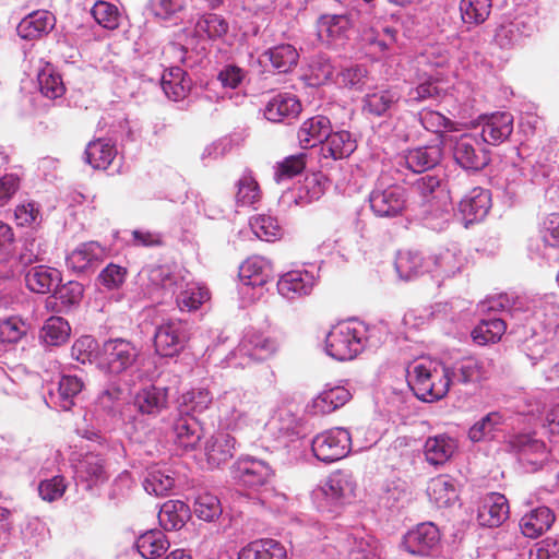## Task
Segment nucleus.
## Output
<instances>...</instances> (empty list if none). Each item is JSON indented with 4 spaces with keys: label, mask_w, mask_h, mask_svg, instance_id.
Here are the masks:
<instances>
[{
    "label": "nucleus",
    "mask_w": 559,
    "mask_h": 559,
    "mask_svg": "<svg viewBox=\"0 0 559 559\" xmlns=\"http://www.w3.org/2000/svg\"><path fill=\"white\" fill-rule=\"evenodd\" d=\"M92 14L104 28L116 29L119 26V11L109 2L97 1L92 9Z\"/></svg>",
    "instance_id": "nucleus-59"
},
{
    "label": "nucleus",
    "mask_w": 559,
    "mask_h": 559,
    "mask_svg": "<svg viewBox=\"0 0 559 559\" xmlns=\"http://www.w3.org/2000/svg\"><path fill=\"white\" fill-rule=\"evenodd\" d=\"M26 287L36 294H48L52 287L61 282V273L53 267L36 265L31 267L24 276Z\"/></svg>",
    "instance_id": "nucleus-24"
},
{
    "label": "nucleus",
    "mask_w": 559,
    "mask_h": 559,
    "mask_svg": "<svg viewBox=\"0 0 559 559\" xmlns=\"http://www.w3.org/2000/svg\"><path fill=\"white\" fill-rule=\"evenodd\" d=\"M26 334L25 323L16 318L11 317L0 321V342L16 343Z\"/></svg>",
    "instance_id": "nucleus-62"
},
{
    "label": "nucleus",
    "mask_w": 559,
    "mask_h": 559,
    "mask_svg": "<svg viewBox=\"0 0 559 559\" xmlns=\"http://www.w3.org/2000/svg\"><path fill=\"white\" fill-rule=\"evenodd\" d=\"M238 559H286V550L277 540L259 539L243 547L238 554Z\"/></svg>",
    "instance_id": "nucleus-28"
},
{
    "label": "nucleus",
    "mask_w": 559,
    "mask_h": 559,
    "mask_svg": "<svg viewBox=\"0 0 559 559\" xmlns=\"http://www.w3.org/2000/svg\"><path fill=\"white\" fill-rule=\"evenodd\" d=\"M83 285L76 281H69L68 283L57 287L53 296L56 299L60 300L64 307H71L79 305L83 298Z\"/></svg>",
    "instance_id": "nucleus-61"
},
{
    "label": "nucleus",
    "mask_w": 559,
    "mask_h": 559,
    "mask_svg": "<svg viewBox=\"0 0 559 559\" xmlns=\"http://www.w3.org/2000/svg\"><path fill=\"white\" fill-rule=\"evenodd\" d=\"M452 377L461 383H469L485 379L486 371L480 361L475 358H466L460 362L455 371H451Z\"/></svg>",
    "instance_id": "nucleus-54"
},
{
    "label": "nucleus",
    "mask_w": 559,
    "mask_h": 559,
    "mask_svg": "<svg viewBox=\"0 0 559 559\" xmlns=\"http://www.w3.org/2000/svg\"><path fill=\"white\" fill-rule=\"evenodd\" d=\"M301 111L297 97L290 93H278L265 104L264 117L273 122H282L287 118H295Z\"/></svg>",
    "instance_id": "nucleus-17"
},
{
    "label": "nucleus",
    "mask_w": 559,
    "mask_h": 559,
    "mask_svg": "<svg viewBox=\"0 0 559 559\" xmlns=\"http://www.w3.org/2000/svg\"><path fill=\"white\" fill-rule=\"evenodd\" d=\"M236 201L239 205H252L260 201L261 190L251 171L242 175L237 183Z\"/></svg>",
    "instance_id": "nucleus-51"
},
{
    "label": "nucleus",
    "mask_w": 559,
    "mask_h": 559,
    "mask_svg": "<svg viewBox=\"0 0 559 559\" xmlns=\"http://www.w3.org/2000/svg\"><path fill=\"white\" fill-rule=\"evenodd\" d=\"M104 255V249L97 242H85L67 257V265L78 273L87 272L97 267Z\"/></svg>",
    "instance_id": "nucleus-15"
},
{
    "label": "nucleus",
    "mask_w": 559,
    "mask_h": 559,
    "mask_svg": "<svg viewBox=\"0 0 559 559\" xmlns=\"http://www.w3.org/2000/svg\"><path fill=\"white\" fill-rule=\"evenodd\" d=\"M189 507L180 500H168L159 509L158 521L166 531L180 530L189 519Z\"/></svg>",
    "instance_id": "nucleus-30"
},
{
    "label": "nucleus",
    "mask_w": 559,
    "mask_h": 559,
    "mask_svg": "<svg viewBox=\"0 0 559 559\" xmlns=\"http://www.w3.org/2000/svg\"><path fill=\"white\" fill-rule=\"evenodd\" d=\"M250 227L259 239L266 242L280 240L283 236V230L276 218L269 215L260 214L253 216L250 219Z\"/></svg>",
    "instance_id": "nucleus-44"
},
{
    "label": "nucleus",
    "mask_w": 559,
    "mask_h": 559,
    "mask_svg": "<svg viewBox=\"0 0 559 559\" xmlns=\"http://www.w3.org/2000/svg\"><path fill=\"white\" fill-rule=\"evenodd\" d=\"M507 324L501 319H489L481 321L472 332L475 343L478 345L495 344L506 333Z\"/></svg>",
    "instance_id": "nucleus-42"
},
{
    "label": "nucleus",
    "mask_w": 559,
    "mask_h": 559,
    "mask_svg": "<svg viewBox=\"0 0 559 559\" xmlns=\"http://www.w3.org/2000/svg\"><path fill=\"white\" fill-rule=\"evenodd\" d=\"M441 150L439 146H424L408 151L405 155L407 167L414 173H424L439 164Z\"/></svg>",
    "instance_id": "nucleus-35"
},
{
    "label": "nucleus",
    "mask_w": 559,
    "mask_h": 559,
    "mask_svg": "<svg viewBox=\"0 0 559 559\" xmlns=\"http://www.w3.org/2000/svg\"><path fill=\"white\" fill-rule=\"evenodd\" d=\"M139 554L144 559H158L170 547L166 534L160 530H148L141 534L135 542Z\"/></svg>",
    "instance_id": "nucleus-26"
},
{
    "label": "nucleus",
    "mask_w": 559,
    "mask_h": 559,
    "mask_svg": "<svg viewBox=\"0 0 559 559\" xmlns=\"http://www.w3.org/2000/svg\"><path fill=\"white\" fill-rule=\"evenodd\" d=\"M162 88L166 96L175 102L183 99L190 91V81L179 67L166 70L162 76Z\"/></svg>",
    "instance_id": "nucleus-32"
},
{
    "label": "nucleus",
    "mask_w": 559,
    "mask_h": 559,
    "mask_svg": "<svg viewBox=\"0 0 559 559\" xmlns=\"http://www.w3.org/2000/svg\"><path fill=\"white\" fill-rule=\"evenodd\" d=\"M352 439L347 430L334 428L319 433L312 441L314 456L324 463L342 460L350 452Z\"/></svg>",
    "instance_id": "nucleus-3"
},
{
    "label": "nucleus",
    "mask_w": 559,
    "mask_h": 559,
    "mask_svg": "<svg viewBox=\"0 0 559 559\" xmlns=\"http://www.w3.org/2000/svg\"><path fill=\"white\" fill-rule=\"evenodd\" d=\"M236 439L228 432L218 431L205 443V455L209 464L219 466L234 455Z\"/></svg>",
    "instance_id": "nucleus-22"
},
{
    "label": "nucleus",
    "mask_w": 559,
    "mask_h": 559,
    "mask_svg": "<svg viewBox=\"0 0 559 559\" xmlns=\"http://www.w3.org/2000/svg\"><path fill=\"white\" fill-rule=\"evenodd\" d=\"M212 393L207 389H192L183 393L180 397V406L183 407V414H201L212 404Z\"/></svg>",
    "instance_id": "nucleus-47"
},
{
    "label": "nucleus",
    "mask_w": 559,
    "mask_h": 559,
    "mask_svg": "<svg viewBox=\"0 0 559 559\" xmlns=\"http://www.w3.org/2000/svg\"><path fill=\"white\" fill-rule=\"evenodd\" d=\"M174 443L185 452L195 450L201 441L202 428L194 416L181 414L173 425Z\"/></svg>",
    "instance_id": "nucleus-10"
},
{
    "label": "nucleus",
    "mask_w": 559,
    "mask_h": 559,
    "mask_svg": "<svg viewBox=\"0 0 559 559\" xmlns=\"http://www.w3.org/2000/svg\"><path fill=\"white\" fill-rule=\"evenodd\" d=\"M263 57L266 58L272 68L280 73L292 71L299 60L297 49L290 44H280L271 47L263 53Z\"/></svg>",
    "instance_id": "nucleus-34"
},
{
    "label": "nucleus",
    "mask_w": 559,
    "mask_h": 559,
    "mask_svg": "<svg viewBox=\"0 0 559 559\" xmlns=\"http://www.w3.org/2000/svg\"><path fill=\"white\" fill-rule=\"evenodd\" d=\"M453 156L455 162L466 170H480L490 162L488 152L468 134L460 136L455 142Z\"/></svg>",
    "instance_id": "nucleus-7"
},
{
    "label": "nucleus",
    "mask_w": 559,
    "mask_h": 559,
    "mask_svg": "<svg viewBox=\"0 0 559 559\" xmlns=\"http://www.w3.org/2000/svg\"><path fill=\"white\" fill-rule=\"evenodd\" d=\"M513 132V116L507 111L493 112L483 119L481 138L490 145H499Z\"/></svg>",
    "instance_id": "nucleus-11"
},
{
    "label": "nucleus",
    "mask_w": 559,
    "mask_h": 559,
    "mask_svg": "<svg viewBox=\"0 0 559 559\" xmlns=\"http://www.w3.org/2000/svg\"><path fill=\"white\" fill-rule=\"evenodd\" d=\"M80 477L88 484V487L105 481L108 478L105 460L96 454H87L78 467Z\"/></svg>",
    "instance_id": "nucleus-38"
},
{
    "label": "nucleus",
    "mask_w": 559,
    "mask_h": 559,
    "mask_svg": "<svg viewBox=\"0 0 559 559\" xmlns=\"http://www.w3.org/2000/svg\"><path fill=\"white\" fill-rule=\"evenodd\" d=\"M349 19L344 15H323L318 22V35L324 41L341 38L349 28Z\"/></svg>",
    "instance_id": "nucleus-40"
},
{
    "label": "nucleus",
    "mask_w": 559,
    "mask_h": 559,
    "mask_svg": "<svg viewBox=\"0 0 559 559\" xmlns=\"http://www.w3.org/2000/svg\"><path fill=\"white\" fill-rule=\"evenodd\" d=\"M433 374L438 376L433 377V380H430L427 383L428 388L430 385L432 386V390L428 392V395L421 396L420 400L424 402H435L441 400L448 394L450 390L451 370L448 367L440 365L438 368H436Z\"/></svg>",
    "instance_id": "nucleus-50"
},
{
    "label": "nucleus",
    "mask_w": 559,
    "mask_h": 559,
    "mask_svg": "<svg viewBox=\"0 0 559 559\" xmlns=\"http://www.w3.org/2000/svg\"><path fill=\"white\" fill-rule=\"evenodd\" d=\"M175 480L169 475L157 468H153L147 473L144 479V489L148 493L155 496H165L174 487Z\"/></svg>",
    "instance_id": "nucleus-57"
},
{
    "label": "nucleus",
    "mask_w": 559,
    "mask_h": 559,
    "mask_svg": "<svg viewBox=\"0 0 559 559\" xmlns=\"http://www.w3.org/2000/svg\"><path fill=\"white\" fill-rule=\"evenodd\" d=\"M356 141L348 131L330 132L322 144L323 157H331L334 160L347 158L356 150Z\"/></svg>",
    "instance_id": "nucleus-27"
},
{
    "label": "nucleus",
    "mask_w": 559,
    "mask_h": 559,
    "mask_svg": "<svg viewBox=\"0 0 559 559\" xmlns=\"http://www.w3.org/2000/svg\"><path fill=\"white\" fill-rule=\"evenodd\" d=\"M128 270L119 264L109 263L97 276L98 284L106 290H117L122 287Z\"/></svg>",
    "instance_id": "nucleus-55"
},
{
    "label": "nucleus",
    "mask_w": 559,
    "mask_h": 559,
    "mask_svg": "<svg viewBox=\"0 0 559 559\" xmlns=\"http://www.w3.org/2000/svg\"><path fill=\"white\" fill-rule=\"evenodd\" d=\"M439 366L433 365L432 362L428 364H417L413 367L412 371L408 372V384L415 395L420 400L421 396L428 395V392L432 390L430 385L428 389V382L433 380V377L438 374H433L436 368Z\"/></svg>",
    "instance_id": "nucleus-39"
},
{
    "label": "nucleus",
    "mask_w": 559,
    "mask_h": 559,
    "mask_svg": "<svg viewBox=\"0 0 559 559\" xmlns=\"http://www.w3.org/2000/svg\"><path fill=\"white\" fill-rule=\"evenodd\" d=\"M456 449L455 439L448 435H437L426 440L424 454L429 464L442 465L452 457Z\"/></svg>",
    "instance_id": "nucleus-21"
},
{
    "label": "nucleus",
    "mask_w": 559,
    "mask_h": 559,
    "mask_svg": "<svg viewBox=\"0 0 559 559\" xmlns=\"http://www.w3.org/2000/svg\"><path fill=\"white\" fill-rule=\"evenodd\" d=\"M503 424L504 417L501 413L490 412L469 428L468 438L473 442L491 440Z\"/></svg>",
    "instance_id": "nucleus-36"
},
{
    "label": "nucleus",
    "mask_w": 559,
    "mask_h": 559,
    "mask_svg": "<svg viewBox=\"0 0 559 559\" xmlns=\"http://www.w3.org/2000/svg\"><path fill=\"white\" fill-rule=\"evenodd\" d=\"M352 395L344 386H334L322 391L312 401V408L317 414H330L344 406Z\"/></svg>",
    "instance_id": "nucleus-33"
},
{
    "label": "nucleus",
    "mask_w": 559,
    "mask_h": 559,
    "mask_svg": "<svg viewBox=\"0 0 559 559\" xmlns=\"http://www.w3.org/2000/svg\"><path fill=\"white\" fill-rule=\"evenodd\" d=\"M331 130L330 119L325 116L317 115L302 122L297 136L301 147L309 148L318 143L323 144Z\"/></svg>",
    "instance_id": "nucleus-18"
},
{
    "label": "nucleus",
    "mask_w": 559,
    "mask_h": 559,
    "mask_svg": "<svg viewBox=\"0 0 559 559\" xmlns=\"http://www.w3.org/2000/svg\"><path fill=\"white\" fill-rule=\"evenodd\" d=\"M117 155L114 144L104 139L91 141L85 148L86 162L94 168L107 169Z\"/></svg>",
    "instance_id": "nucleus-31"
},
{
    "label": "nucleus",
    "mask_w": 559,
    "mask_h": 559,
    "mask_svg": "<svg viewBox=\"0 0 559 559\" xmlns=\"http://www.w3.org/2000/svg\"><path fill=\"white\" fill-rule=\"evenodd\" d=\"M97 342L90 335L78 338L71 347V356L81 364L91 362L95 357Z\"/></svg>",
    "instance_id": "nucleus-64"
},
{
    "label": "nucleus",
    "mask_w": 559,
    "mask_h": 559,
    "mask_svg": "<svg viewBox=\"0 0 559 559\" xmlns=\"http://www.w3.org/2000/svg\"><path fill=\"white\" fill-rule=\"evenodd\" d=\"M326 353L336 360L355 358L362 349L361 338L356 329L347 324H337L325 338Z\"/></svg>",
    "instance_id": "nucleus-4"
},
{
    "label": "nucleus",
    "mask_w": 559,
    "mask_h": 559,
    "mask_svg": "<svg viewBox=\"0 0 559 559\" xmlns=\"http://www.w3.org/2000/svg\"><path fill=\"white\" fill-rule=\"evenodd\" d=\"M84 382L76 376H62L59 380L58 392L61 407L70 411L74 405L73 399L82 392Z\"/></svg>",
    "instance_id": "nucleus-53"
},
{
    "label": "nucleus",
    "mask_w": 559,
    "mask_h": 559,
    "mask_svg": "<svg viewBox=\"0 0 559 559\" xmlns=\"http://www.w3.org/2000/svg\"><path fill=\"white\" fill-rule=\"evenodd\" d=\"M46 250L44 243L36 238H25L19 252V262L23 266H29L34 263L45 260Z\"/></svg>",
    "instance_id": "nucleus-58"
},
{
    "label": "nucleus",
    "mask_w": 559,
    "mask_h": 559,
    "mask_svg": "<svg viewBox=\"0 0 559 559\" xmlns=\"http://www.w3.org/2000/svg\"><path fill=\"white\" fill-rule=\"evenodd\" d=\"M229 29L228 22L215 13L203 14L195 24V32L205 35L210 39L224 37Z\"/></svg>",
    "instance_id": "nucleus-46"
},
{
    "label": "nucleus",
    "mask_w": 559,
    "mask_h": 559,
    "mask_svg": "<svg viewBox=\"0 0 559 559\" xmlns=\"http://www.w3.org/2000/svg\"><path fill=\"white\" fill-rule=\"evenodd\" d=\"M37 80L41 94L49 99L61 97L66 92L60 74L56 73L50 66L39 71Z\"/></svg>",
    "instance_id": "nucleus-48"
},
{
    "label": "nucleus",
    "mask_w": 559,
    "mask_h": 559,
    "mask_svg": "<svg viewBox=\"0 0 559 559\" xmlns=\"http://www.w3.org/2000/svg\"><path fill=\"white\" fill-rule=\"evenodd\" d=\"M234 476L248 487H260L272 477V468L263 461L252 456H242L233 466Z\"/></svg>",
    "instance_id": "nucleus-8"
},
{
    "label": "nucleus",
    "mask_w": 559,
    "mask_h": 559,
    "mask_svg": "<svg viewBox=\"0 0 559 559\" xmlns=\"http://www.w3.org/2000/svg\"><path fill=\"white\" fill-rule=\"evenodd\" d=\"M280 349L276 337L263 333L248 334L240 344V352L254 361H263L272 358Z\"/></svg>",
    "instance_id": "nucleus-12"
},
{
    "label": "nucleus",
    "mask_w": 559,
    "mask_h": 559,
    "mask_svg": "<svg viewBox=\"0 0 559 559\" xmlns=\"http://www.w3.org/2000/svg\"><path fill=\"white\" fill-rule=\"evenodd\" d=\"M306 157L307 155L305 153H300L287 156L283 162H281L275 171L276 182L301 174L306 167Z\"/></svg>",
    "instance_id": "nucleus-60"
},
{
    "label": "nucleus",
    "mask_w": 559,
    "mask_h": 559,
    "mask_svg": "<svg viewBox=\"0 0 559 559\" xmlns=\"http://www.w3.org/2000/svg\"><path fill=\"white\" fill-rule=\"evenodd\" d=\"M554 522V512L548 507H539L522 516L520 528L524 536L534 539L547 532Z\"/></svg>",
    "instance_id": "nucleus-23"
},
{
    "label": "nucleus",
    "mask_w": 559,
    "mask_h": 559,
    "mask_svg": "<svg viewBox=\"0 0 559 559\" xmlns=\"http://www.w3.org/2000/svg\"><path fill=\"white\" fill-rule=\"evenodd\" d=\"M522 33L520 27L513 23L508 22L499 25L493 34V43L503 50H511L515 48L521 39Z\"/></svg>",
    "instance_id": "nucleus-56"
},
{
    "label": "nucleus",
    "mask_w": 559,
    "mask_h": 559,
    "mask_svg": "<svg viewBox=\"0 0 559 559\" xmlns=\"http://www.w3.org/2000/svg\"><path fill=\"white\" fill-rule=\"evenodd\" d=\"M55 26V17L48 11H35L25 16L17 25L16 32L23 39L33 40L41 37Z\"/></svg>",
    "instance_id": "nucleus-20"
},
{
    "label": "nucleus",
    "mask_w": 559,
    "mask_h": 559,
    "mask_svg": "<svg viewBox=\"0 0 559 559\" xmlns=\"http://www.w3.org/2000/svg\"><path fill=\"white\" fill-rule=\"evenodd\" d=\"M394 266L402 280L409 281L424 273V259L418 252L400 250Z\"/></svg>",
    "instance_id": "nucleus-37"
},
{
    "label": "nucleus",
    "mask_w": 559,
    "mask_h": 559,
    "mask_svg": "<svg viewBox=\"0 0 559 559\" xmlns=\"http://www.w3.org/2000/svg\"><path fill=\"white\" fill-rule=\"evenodd\" d=\"M189 340L187 324L180 320H170L162 323L156 329L154 335L155 350L163 357H174L186 347Z\"/></svg>",
    "instance_id": "nucleus-5"
},
{
    "label": "nucleus",
    "mask_w": 559,
    "mask_h": 559,
    "mask_svg": "<svg viewBox=\"0 0 559 559\" xmlns=\"http://www.w3.org/2000/svg\"><path fill=\"white\" fill-rule=\"evenodd\" d=\"M210 300V292L206 287L191 285L177 296V304L181 310H197Z\"/></svg>",
    "instance_id": "nucleus-52"
},
{
    "label": "nucleus",
    "mask_w": 559,
    "mask_h": 559,
    "mask_svg": "<svg viewBox=\"0 0 559 559\" xmlns=\"http://www.w3.org/2000/svg\"><path fill=\"white\" fill-rule=\"evenodd\" d=\"M508 445L522 455H544L546 444L535 433H516L509 438Z\"/></svg>",
    "instance_id": "nucleus-45"
},
{
    "label": "nucleus",
    "mask_w": 559,
    "mask_h": 559,
    "mask_svg": "<svg viewBox=\"0 0 559 559\" xmlns=\"http://www.w3.org/2000/svg\"><path fill=\"white\" fill-rule=\"evenodd\" d=\"M313 286V275L308 271L299 270L285 273L277 282L278 293L289 299L309 295Z\"/></svg>",
    "instance_id": "nucleus-14"
},
{
    "label": "nucleus",
    "mask_w": 559,
    "mask_h": 559,
    "mask_svg": "<svg viewBox=\"0 0 559 559\" xmlns=\"http://www.w3.org/2000/svg\"><path fill=\"white\" fill-rule=\"evenodd\" d=\"M509 515L508 500L503 495L492 492L484 501L478 511V521L488 527L500 526Z\"/></svg>",
    "instance_id": "nucleus-19"
},
{
    "label": "nucleus",
    "mask_w": 559,
    "mask_h": 559,
    "mask_svg": "<svg viewBox=\"0 0 559 559\" xmlns=\"http://www.w3.org/2000/svg\"><path fill=\"white\" fill-rule=\"evenodd\" d=\"M369 204L378 217H396L406 205L405 189L399 185H389L382 176L370 192Z\"/></svg>",
    "instance_id": "nucleus-1"
},
{
    "label": "nucleus",
    "mask_w": 559,
    "mask_h": 559,
    "mask_svg": "<svg viewBox=\"0 0 559 559\" xmlns=\"http://www.w3.org/2000/svg\"><path fill=\"white\" fill-rule=\"evenodd\" d=\"M140 350L124 338L108 340L103 344L100 364L111 374H121L132 368L138 360Z\"/></svg>",
    "instance_id": "nucleus-2"
},
{
    "label": "nucleus",
    "mask_w": 559,
    "mask_h": 559,
    "mask_svg": "<svg viewBox=\"0 0 559 559\" xmlns=\"http://www.w3.org/2000/svg\"><path fill=\"white\" fill-rule=\"evenodd\" d=\"M71 328L61 317H50L41 328V338L50 346H60L70 337Z\"/></svg>",
    "instance_id": "nucleus-43"
},
{
    "label": "nucleus",
    "mask_w": 559,
    "mask_h": 559,
    "mask_svg": "<svg viewBox=\"0 0 559 559\" xmlns=\"http://www.w3.org/2000/svg\"><path fill=\"white\" fill-rule=\"evenodd\" d=\"M168 389L150 385L141 389L134 399L138 411L146 415H157L167 406Z\"/></svg>",
    "instance_id": "nucleus-25"
},
{
    "label": "nucleus",
    "mask_w": 559,
    "mask_h": 559,
    "mask_svg": "<svg viewBox=\"0 0 559 559\" xmlns=\"http://www.w3.org/2000/svg\"><path fill=\"white\" fill-rule=\"evenodd\" d=\"M491 0H461L460 12L465 24L480 25L490 15Z\"/></svg>",
    "instance_id": "nucleus-41"
},
{
    "label": "nucleus",
    "mask_w": 559,
    "mask_h": 559,
    "mask_svg": "<svg viewBox=\"0 0 559 559\" xmlns=\"http://www.w3.org/2000/svg\"><path fill=\"white\" fill-rule=\"evenodd\" d=\"M14 218L17 226L39 225L41 222V213L38 204L29 201L16 205L14 210Z\"/></svg>",
    "instance_id": "nucleus-63"
},
{
    "label": "nucleus",
    "mask_w": 559,
    "mask_h": 559,
    "mask_svg": "<svg viewBox=\"0 0 559 559\" xmlns=\"http://www.w3.org/2000/svg\"><path fill=\"white\" fill-rule=\"evenodd\" d=\"M239 277L245 285L263 286L273 280V265L263 257L252 255L240 265Z\"/></svg>",
    "instance_id": "nucleus-16"
},
{
    "label": "nucleus",
    "mask_w": 559,
    "mask_h": 559,
    "mask_svg": "<svg viewBox=\"0 0 559 559\" xmlns=\"http://www.w3.org/2000/svg\"><path fill=\"white\" fill-rule=\"evenodd\" d=\"M400 95L392 90H380L367 93L362 97L361 110L368 118L390 117L391 110L397 105Z\"/></svg>",
    "instance_id": "nucleus-13"
},
{
    "label": "nucleus",
    "mask_w": 559,
    "mask_h": 559,
    "mask_svg": "<svg viewBox=\"0 0 559 559\" xmlns=\"http://www.w3.org/2000/svg\"><path fill=\"white\" fill-rule=\"evenodd\" d=\"M490 210V193L480 187L469 190L459 204L465 226L481 222Z\"/></svg>",
    "instance_id": "nucleus-9"
},
{
    "label": "nucleus",
    "mask_w": 559,
    "mask_h": 559,
    "mask_svg": "<svg viewBox=\"0 0 559 559\" xmlns=\"http://www.w3.org/2000/svg\"><path fill=\"white\" fill-rule=\"evenodd\" d=\"M427 495L437 507H449L457 499L455 480L449 475L433 477L428 484Z\"/></svg>",
    "instance_id": "nucleus-29"
},
{
    "label": "nucleus",
    "mask_w": 559,
    "mask_h": 559,
    "mask_svg": "<svg viewBox=\"0 0 559 559\" xmlns=\"http://www.w3.org/2000/svg\"><path fill=\"white\" fill-rule=\"evenodd\" d=\"M439 542L438 527L432 523H421L404 535L402 546L412 556H428Z\"/></svg>",
    "instance_id": "nucleus-6"
},
{
    "label": "nucleus",
    "mask_w": 559,
    "mask_h": 559,
    "mask_svg": "<svg viewBox=\"0 0 559 559\" xmlns=\"http://www.w3.org/2000/svg\"><path fill=\"white\" fill-rule=\"evenodd\" d=\"M193 511L200 520L213 522L222 514V506L216 496L203 492L195 498Z\"/></svg>",
    "instance_id": "nucleus-49"
}]
</instances>
